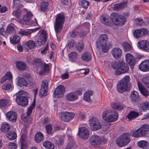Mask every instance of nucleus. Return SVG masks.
<instances>
[{
	"mask_svg": "<svg viewBox=\"0 0 149 149\" xmlns=\"http://www.w3.org/2000/svg\"><path fill=\"white\" fill-rule=\"evenodd\" d=\"M111 66L113 69H116V73L117 75L125 73L127 72L129 69L127 64L122 62H113Z\"/></svg>",
	"mask_w": 149,
	"mask_h": 149,
	"instance_id": "obj_1",
	"label": "nucleus"
},
{
	"mask_svg": "<svg viewBox=\"0 0 149 149\" xmlns=\"http://www.w3.org/2000/svg\"><path fill=\"white\" fill-rule=\"evenodd\" d=\"M28 93L23 91L18 92L16 94V101L19 105L22 107H26L28 104L27 98Z\"/></svg>",
	"mask_w": 149,
	"mask_h": 149,
	"instance_id": "obj_2",
	"label": "nucleus"
},
{
	"mask_svg": "<svg viewBox=\"0 0 149 149\" xmlns=\"http://www.w3.org/2000/svg\"><path fill=\"white\" fill-rule=\"evenodd\" d=\"M130 80V76L126 75L118 82L117 85V88L119 93H122L126 91Z\"/></svg>",
	"mask_w": 149,
	"mask_h": 149,
	"instance_id": "obj_3",
	"label": "nucleus"
},
{
	"mask_svg": "<svg viewBox=\"0 0 149 149\" xmlns=\"http://www.w3.org/2000/svg\"><path fill=\"white\" fill-rule=\"evenodd\" d=\"M112 23L115 25L121 26L126 22L124 16L118 13H112L110 16Z\"/></svg>",
	"mask_w": 149,
	"mask_h": 149,
	"instance_id": "obj_4",
	"label": "nucleus"
},
{
	"mask_svg": "<svg viewBox=\"0 0 149 149\" xmlns=\"http://www.w3.org/2000/svg\"><path fill=\"white\" fill-rule=\"evenodd\" d=\"M65 19V16L63 14L59 13L57 15L54 24V29L56 33L61 31Z\"/></svg>",
	"mask_w": 149,
	"mask_h": 149,
	"instance_id": "obj_5",
	"label": "nucleus"
},
{
	"mask_svg": "<svg viewBox=\"0 0 149 149\" xmlns=\"http://www.w3.org/2000/svg\"><path fill=\"white\" fill-rule=\"evenodd\" d=\"M130 136L128 133H124L120 135L119 137L116 140V143L120 147L126 146L128 144L130 141Z\"/></svg>",
	"mask_w": 149,
	"mask_h": 149,
	"instance_id": "obj_6",
	"label": "nucleus"
},
{
	"mask_svg": "<svg viewBox=\"0 0 149 149\" xmlns=\"http://www.w3.org/2000/svg\"><path fill=\"white\" fill-rule=\"evenodd\" d=\"M35 102L34 101L29 107L27 109L26 114H24L21 116V118L24 124L26 126L29 125L31 123V119L29 117L32 113L33 110L35 107Z\"/></svg>",
	"mask_w": 149,
	"mask_h": 149,
	"instance_id": "obj_7",
	"label": "nucleus"
},
{
	"mask_svg": "<svg viewBox=\"0 0 149 149\" xmlns=\"http://www.w3.org/2000/svg\"><path fill=\"white\" fill-rule=\"evenodd\" d=\"M149 131V126L147 124L143 125L137 130L134 131L133 136L134 137H139L144 136Z\"/></svg>",
	"mask_w": 149,
	"mask_h": 149,
	"instance_id": "obj_8",
	"label": "nucleus"
},
{
	"mask_svg": "<svg viewBox=\"0 0 149 149\" xmlns=\"http://www.w3.org/2000/svg\"><path fill=\"white\" fill-rule=\"evenodd\" d=\"M89 124L91 129L93 131H95L100 130L102 126L99 120L95 117L92 118L89 120Z\"/></svg>",
	"mask_w": 149,
	"mask_h": 149,
	"instance_id": "obj_9",
	"label": "nucleus"
},
{
	"mask_svg": "<svg viewBox=\"0 0 149 149\" xmlns=\"http://www.w3.org/2000/svg\"><path fill=\"white\" fill-rule=\"evenodd\" d=\"M40 33V38L36 40L35 43L36 46H43L46 41L47 35L46 31L42 30Z\"/></svg>",
	"mask_w": 149,
	"mask_h": 149,
	"instance_id": "obj_10",
	"label": "nucleus"
},
{
	"mask_svg": "<svg viewBox=\"0 0 149 149\" xmlns=\"http://www.w3.org/2000/svg\"><path fill=\"white\" fill-rule=\"evenodd\" d=\"M108 37L106 34H102L100 36L96 42L97 47H108L107 46V41Z\"/></svg>",
	"mask_w": 149,
	"mask_h": 149,
	"instance_id": "obj_11",
	"label": "nucleus"
},
{
	"mask_svg": "<svg viewBox=\"0 0 149 149\" xmlns=\"http://www.w3.org/2000/svg\"><path fill=\"white\" fill-rule=\"evenodd\" d=\"M48 84L46 80H44L42 82L41 88L39 92V95L40 97H42L47 95L48 90Z\"/></svg>",
	"mask_w": 149,
	"mask_h": 149,
	"instance_id": "obj_12",
	"label": "nucleus"
},
{
	"mask_svg": "<svg viewBox=\"0 0 149 149\" xmlns=\"http://www.w3.org/2000/svg\"><path fill=\"white\" fill-rule=\"evenodd\" d=\"M148 31L147 29L142 28L141 29L134 30L133 32L134 36L138 38L148 34Z\"/></svg>",
	"mask_w": 149,
	"mask_h": 149,
	"instance_id": "obj_13",
	"label": "nucleus"
},
{
	"mask_svg": "<svg viewBox=\"0 0 149 149\" xmlns=\"http://www.w3.org/2000/svg\"><path fill=\"white\" fill-rule=\"evenodd\" d=\"M65 88L62 85L58 86L54 91V95L55 97H62L65 93Z\"/></svg>",
	"mask_w": 149,
	"mask_h": 149,
	"instance_id": "obj_14",
	"label": "nucleus"
},
{
	"mask_svg": "<svg viewBox=\"0 0 149 149\" xmlns=\"http://www.w3.org/2000/svg\"><path fill=\"white\" fill-rule=\"evenodd\" d=\"M89 133L88 130L85 127H82L79 128L78 134L81 138L87 139L88 137Z\"/></svg>",
	"mask_w": 149,
	"mask_h": 149,
	"instance_id": "obj_15",
	"label": "nucleus"
},
{
	"mask_svg": "<svg viewBox=\"0 0 149 149\" xmlns=\"http://www.w3.org/2000/svg\"><path fill=\"white\" fill-rule=\"evenodd\" d=\"M33 15L31 12H28L22 17V19L27 25L33 24L34 21L31 20V18Z\"/></svg>",
	"mask_w": 149,
	"mask_h": 149,
	"instance_id": "obj_16",
	"label": "nucleus"
},
{
	"mask_svg": "<svg viewBox=\"0 0 149 149\" xmlns=\"http://www.w3.org/2000/svg\"><path fill=\"white\" fill-rule=\"evenodd\" d=\"M39 74L41 75H44L49 70V65L43 62L39 67Z\"/></svg>",
	"mask_w": 149,
	"mask_h": 149,
	"instance_id": "obj_17",
	"label": "nucleus"
},
{
	"mask_svg": "<svg viewBox=\"0 0 149 149\" xmlns=\"http://www.w3.org/2000/svg\"><path fill=\"white\" fill-rule=\"evenodd\" d=\"M6 116L7 118L11 122H15L16 121L17 115L15 111H9L6 113Z\"/></svg>",
	"mask_w": 149,
	"mask_h": 149,
	"instance_id": "obj_18",
	"label": "nucleus"
},
{
	"mask_svg": "<svg viewBox=\"0 0 149 149\" xmlns=\"http://www.w3.org/2000/svg\"><path fill=\"white\" fill-rule=\"evenodd\" d=\"M140 70L143 72L149 71V60H145L142 61L139 65Z\"/></svg>",
	"mask_w": 149,
	"mask_h": 149,
	"instance_id": "obj_19",
	"label": "nucleus"
},
{
	"mask_svg": "<svg viewBox=\"0 0 149 149\" xmlns=\"http://www.w3.org/2000/svg\"><path fill=\"white\" fill-rule=\"evenodd\" d=\"M126 62L130 66H133L135 63V59L134 56L130 53H127L125 56Z\"/></svg>",
	"mask_w": 149,
	"mask_h": 149,
	"instance_id": "obj_20",
	"label": "nucleus"
},
{
	"mask_svg": "<svg viewBox=\"0 0 149 149\" xmlns=\"http://www.w3.org/2000/svg\"><path fill=\"white\" fill-rule=\"evenodd\" d=\"M100 138L96 135H93L90 138V143L93 146L95 147L98 144L101 143Z\"/></svg>",
	"mask_w": 149,
	"mask_h": 149,
	"instance_id": "obj_21",
	"label": "nucleus"
},
{
	"mask_svg": "<svg viewBox=\"0 0 149 149\" xmlns=\"http://www.w3.org/2000/svg\"><path fill=\"white\" fill-rule=\"evenodd\" d=\"M138 86L139 89L142 95L146 97L149 95V92L148 91L147 89L144 88L141 83L138 82Z\"/></svg>",
	"mask_w": 149,
	"mask_h": 149,
	"instance_id": "obj_22",
	"label": "nucleus"
},
{
	"mask_svg": "<svg viewBox=\"0 0 149 149\" xmlns=\"http://www.w3.org/2000/svg\"><path fill=\"white\" fill-rule=\"evenodd\" d=\"M121 53V49L117 47H114L111 51V54L116 59H117L120 56Z\"/></svg>",
	"mask_w": 149,
	"mask_h": 149,
	"instance_id": "obj_23",
	"label": "nucleus"
},
{
	"mask_svg": "<svg viewBox=\"0 0 149 149\" xmlns=\"http://www.w3.org/2000/svg\"><path fill=\"white\" fill-rule=\"evenodd\" d=\"M67 100L69 101H73L76 100L78 98V96L77 95L76 93L71 92L67 94L66 96Z\"/></svg>",
	"mask_w": 149,
	"mask_h": 149,
	"instance_id": "obj_24",
	"label": "nucleus"
},
{
	"mask_svg": "<svg viewBox=\"0 0 149 149\" xmlns=\"http://www.w3.org/2000/svg\"><path fill=\"white\" fill-rule=\"evenodd\" d=\"M127 6L126 3H121L117 4H115L113 5L112 9L115 11H117L118 10L122 9Z\"/></svg>",
	"mask_w": 149,
	"mask_h": 149,
	"instance_id": "obj_25",
	"label": "nucleus"
},
{
	"mask_svg": "<svg viewBox=\"0 0 149 149\" xmlns=\"http://www.w3.org/2000/svg\"><path fill=\"white\" fill-rule=\"evenodd\" d=\"M139 116L138 112L134 111H131L127 116L126 117L128 119L129 121L134 120L137 118Z\"/></svg>",
	"mask_w": 149,
	"mask_h": 149,
	"instance_id": "obj_26",
	"label": "nucleus"
},
{
	"mask_svg": "<svg viewBox=\"0 0 149 149\" xmlns=\"http://www.w3.org/2000/svg\"><path fill=\"white\" fill-rule=\"evenodd\" d=\"M100 20L103 23L106 25L109 26L112 25V23L109 21L108 16L102 15L100 16Z\"/></svg>",
	"mask_w": 149,
	"mask_h": 149,
	"instance_id": "obj_27",
	"label": "nucleus"
},
{
	"mask_svg": "<svg viewBox=\"0 0 149 149\" xmlns=\"http://www.w3.org/2000/svg\"><path fill=\"white\" fill-rule=\"evenodd\" d=\"M92 58L91 54L90 52H86L81 56V58L85 62H89Z\"/></svg>",
	"mask_w": 149,
	"mask_h": 149,
	"instance_id": "obj_28",
	"label": "nucleus"
},
{
	"mask_svg": "<svg viewBox=\"0 0 149 149\" xmlns=\"http://www.w3.org/2000/svg\"><path fill=\"white\" fill-rule=\"evenodd\" d=\"M130 97L131 99L132 102L133 103L135 102H138L140 100V96L138 93L135 91L131 92Z\"/></svg>",
	"mask_w": 149,
	"mask_h": 149,
	"instance_id": "obj_29",
	"label": "nucleus"
},
{
	"mask_svg": "<svg viewBox=\"0 0 149 149\" xmlns=\"http://www.w3.org/2000/svg\"><path fill=\"white\" fill-rule=\"evenodd\" d=\"M118 118V114L117 112L112 110L111 114L110 116V118L108 119L107 122H111L116 121Z\"/></svg>",
	"mask_w": 149,
	"mask_h": 149,
	"instance_id": "obj_30",
	"label": "nucleus"
},
{
	"mask_svg": "<svg viewBox=\"0 0 149 149\" xmlns=\"http://www.w3.org/2000/svg\"><path fill=\"white\" fill-rule=\"evenodd\" d=\"M38 29V28H36L29 30H21L19 31V33L20 35H21L22 36L25 35L26 36H28L34 31H36Z\"/></svg>",
	"mask_w": 149,
	"mask_h": 149,
	"instance_id": "obj_31",
	"label": "nucleus"
},
{
	"mask_svg": "<svg viewBox=\"0 0 149 149\" xmlns=\"http://www.w3.org/2000/svg\"><path fill=\"white\" fill-rule=\"evenodd\" d=\"M112 110H107L104 111L102 114V118L106 122H107L108 119L110 118V116L111 114Z\"/></svg>",
	"mask_w": 149,
	"mask_h": 149,
	"instance_id": "obj_32",
	"label": "nucleus"
},
{
	"mask_svg": "<svg viewBox=\"0 0 149 149\" xmlns=\"http://www.w3.org/2000/svg\"><path fill=\"white\" fill-rule=\"evenodd\" d=\"M15 64L17 68L19 70L23 71L26 68V65L24 62L17 61L15 62Z\"/></svg>",
	"mask_w": 149,
	"mask_h": 149,
	"instance_id": "obj_33",
	"label": "nucleus"
},
{
	"mask_svg": "<svg viewBox=\"0 0 149 149\" xmlns=\"http://www.w3.org/2000/svg\"><path fill=\"white\" fill-rule=\"evenodd\" d=\"M137 145L140 147L144 149H148L149 148V143L143 140L137 142Z\"/></svg>",
	"mask_w": 149,
	"mask_h": 149,
	"instance_id": "obj_34",
	"label": "nucleus"
},
{
	"mask_svg": "<svg viewBox=\"0 0 149 149\" xmlns=\"http://www.w3.org/2000/svg\"><path fill=\"white\" fill-rule=\"evenodd\" d=\"M18 82V85L20 86H25L26 87L28 84L24 78L18 77L17 78Z\"/></svg>",
	"mask_w": 149,
	"mask_h": 149,
	"instance_id": "obj_35",
	"label": "nucleus"
},
{
	"mask_svg": "<svg viewBox=\"0 0 149 149\" xmlns=\"http://www.w3.org/2000/svg\"><path fill=\"white\" fill-rule=\"evenodd\" d=\"M93 91L91 90L86 91L84 94L83 97L84 100L86 101L91 102V100L90 99V96L93 95Z\"/></svg>",
	"mask_w": 149,
	"mask_h": 149,
	"instance_id": "obj_36",
	"label": "nucleus"
},
{
	"mask_svg": "<svg viewBox=\"0 0 149 149\" xmlns=\"http://www.w3.org/2000/svg\"><path fill=\"white\" fill-rule=\"evenodd\" d=\"M68 57L70 61L72 62H76L77 58V54L75 52H72L68 54Z\"/></svg>",
	"mask_w": 149,
	"mask_h": 149,
	"instance_id": "obj_37",
	"label": "nucleus"
},
{
	"mask_svg": "<svg viewBox=\"0 0 149 149\" xmlns=\"http://www.w3.org/2000/svg\"><path fill=\"white\" fill-rule=\"evenodd\" d=\"M10 126L8 123L4 122L2 124L1 130L3 132H7L10 130Z\"/></svg>",
	"mask_w": 149,
	"mask_h": 149,
	"instance_id": "obj_38",
	"label": "nucleus"
},
{
	"mask_svg": "<svg viewBox=\"0 0 149 149\" xmlns=\"http://www.w3.org/2000/svg\"><path fill=\"white\" fill-rule=\"evenodd\" d=\"M44 138L43 134L40 132H38L35 135V140L37 143H40L43 141Z\"/></svg>",
	"mask_w": 149,
	"mask_h": 149,
	"instance_id": "obj_39",
	"label": "nucleus"
},
{
	"mask_svg": "<svg viewBox=\"0 0 149 149\" xmlns=\"http://www.w3.org/2000/svg\"><path fill=\"white\" fill-rule=\"evenodd\" d=\"M43 145L47 149H54V144L49 141H45L43 143Z\"/></svg>",
	"mask_w": 149,
	"mask_h": 149,
	"instance_id": "obj_40",
	"label": "nucleus"
},
{
	"mask_svg": "<svg viewBox=\"0 0 149 149\" xmlns=\"http://www.w3.org/2000/svg\"><path fill=\"white\" fill-rule=\"evenodd\" d=\"M7 137L10 140H14L16 138L17 134L15 131H11L7 134Z\"/></svg>",
	"mask_w": 149,
	"mask_h": 149,
	"instance_id": "obj_41",
	"label": "nucleus"
},
{
	"mask_svg": "<svg viewBox=\"0 0 149 149\" xmlns=\"http://www.w3.org/2000/svg\"><path fill=\"white\" fill-rule=\"evenodd\" d=\"M10 42L14 44H17L20 40V37L17 35H14L13 38H10Z\"/></svg>",
	"mask_w": 149,
	"mask_h": 149,
	"instance_id": "obj_42",
	"label": "nucleus"
},
{
	"mask_svg": "<svg viewBox=\"0 0 149 149\" xmlns=\"http://www.w3.org/2000/svg\"><path fill=\"white\" fill-rule=\"evenodd\" d=\"M124 106L122 104L113 103L111 104L112 108L115 109L120 110L124 108Z\"/></svg>",
	"mask_w": 149,
	"mask_h": 149,
	"instance_id": "obj_43",
	"label": "nucleus"
},
{
	"mask_svg": "<svg viewBox=\"0 0 149 149\" xmlns=\"http://www.w3.org/2000/svg\"><path fill=\"white\" fill-rule=\"evenodd\" d=\"M138 47H149V42L148 40H140L137 43Z\"/></svg>",
	"mask_w": 149,
	"mask_h": 149,
	"instance_id": "obj_44",
	"label": "nucleus"
},
{
	"mask_svg": "<svg viewBox=\"0 0 149 149\" xmlns=\"http://www.w3.org/2000/svg\"><path fill=\"white\" fill-rule=\"evenodd\" d=\"M22 45L24 46L27 47H35L36 45L35 42L32 40H30L26 42H23Z\"/></svg>",
	"mask_w": 149,
	"mask_h": 149,
	"instance_id": "obj_45",
	"label": "nucleus"
},
{
	"mask_svg": "<svg viewBox=\"0 0 149 149\" xmlns=\"http://www.w3.org/2000/svg\"><path fill=\"white\" fill-rule=\"evenodd\" d=\"M12 76L11 73L10 72L6 73L4 76L1 79V82H3L7 80H10L12 78Z\"/></svg>",
	"mask_w": 149,
	"mask_h": 149,
	"instance_id": "obj_46",
	"label": "nucleus"
},
{
	"mask_svg": "<svg viewBox=\"0 0 149 149\" xmlns=\"http://www.w3.org/2000/svg\"><path fill=\"white\" fill-rule=\"evenodd\" d=\"M43 63L42 60L38 58L35 59L32 62V64L37 68H39L40 66Z\"/></svg>",
	"mask_w": 149,
	"mask_h": 149,
	"instance_id": "obj_47",
	"label": "nucleus"
},
{
	"mask_svg": "<svg viewBox=\"0 0 149 149\" xmlns=\"http://www.w3.org/2000/svg\"><path fill=\"white\" fill-rule=\"evenodd\" d=\"M109 49V47H96L97 52H98L100 54L102 52L104 53H107Z\"/></svg>",
	"mask_w": 149,
	"mask_h": 149,
	"instance_id": "obj_48",
	"label": "nucleus"
},
{
	"mask_svg": "<svg viewBox=\"0 0 149 149\" xmlns=\"http://www.w3.org/2000/svg\"><path fill=\"white\" fill-rule=\"evenodd\" d=\"M74 114L72 112H67L66 118L65 119V122H68L73 118Z\"/></svg>",
	"mask_w": 149,
	"mask_h": 149,
	"instance_id": "obj_49",
	"label": "nucleus"
},
{
	"mask_svg": "<svg viewBox=\"0 0 149 149\" xmlns=\"http://www.w3.org/2000/svg\"><path fill=\"white\" fill-rule=\"evenodd\" d=\"M6 30L7 35L14 33H15V29L14 27L10 25H8L7 26Z\"/></svg>",
	"mask_w": 149,
	"mask_h": 149,
	"instance_id": "obj_50",
	"label": "nucleus"
},
{
	"mask_svg": "<svg viewBox=\"0 0 149 149\" xmlns=\"http://www.w3.org/2000/svg\"><path fill=\"white\" fill-rule=\"evenodd\" d=\"M76 146V145H75L74 142L71 141L67 143L64 149H73Z\"/></svg>",
	"mask_w": 149,
	"mask_h": 149,
	"instance_id": "obj_51",
	"label": "nucleus"
},
{
	"mask_svg": "<svg viewBox=\"0 0 149 149\" xmlns=\"http://www.w3.org/2000/svg\"><path fill=\"white\" fill-rule=\"evenodd\" d=\"M26 135L25 134H22L20 138V143H21L22 147L24 146L25 144V141L26 140Z\"/></svg>",
	"mask_w": 149,
	"mask_h": 149,
	"instance_id": "obj_52",
	"label": "nucleus"
},
{
	"mask_svg": "<svg viewBox=\"0 0 149 149\" xmlns=\"http://www.w3.org/2000/svg\"><path fill=\"white\" fill-rule=\"evenodd\" d=\"M48 5V3L47 2H42L41 3V9L42 11H45L47 8V7Z\"/></svg>",
	"mask_w": 149,
	"mask_h": 149,
	"instance_id": "obj_53",
	"label": "nucleus"
},
{
	"mask_svg": "<svg viewBox=\"0 0 149 149\" xmlns=\"http://www.w3.org/2000/svg\"><path fill=\"white\" fill-rule=\"evenodd\" d=\"M8 102V100L6 98L2 99L0 100V107L6 106Z\"/></svg>",
	"mask_w": 149,
	"mask_h": 149,
	"instance_id": "obj_54",
	"label": "nucleus"
},
{
	"mask_svg": "<svg viewBox=\"0 0 149 149\" xmlns=\"http://www.w3.org/2000/svg\"><path fill=\"white\" fill-rule=\"evenodd\" d=\"M139 110L141 112L146 111H147L146 108L145 102L140 103L139 105Z\"/></svg>",
	"mask_w": 149,
	"mask_h": 149,
	"instance_id": "obj_55",
	"label": "nucleus"
},
{
	"mask_svg": "<svg viewBox=\"0 0 149 149\" xmlns=\"http://www.w3.org/2000/svg\"><path fill=\"white\" fill-rule=\"evenodd\" d=\"M46 129L47 133L49 135H52V128L51 125L48 124L46 126Z\"/></svg>",
	"mask_w": 149,
	"mask_h": 149,
	"instance_id": "obj_56",
	"label": "nucleus"
},
{
	"mask_svg": "<svg viewBox=\"0 0 149 149\" xmlns=\"http://www.w3.org/2000/svg\"><path fill=\"white\" fill-rule=\"evenodd\" d=\"M135 24L138 26H141L143 25L144 22L141 19L136 18L135 20Z\"/></svg>",
	"mask_w": 149,
	"mask_h": 149,
	"instance_id": "obj_57",
	"label": "nucleus"
},
{
	"mask_svg": "<svg viewBox=\"0 0 149 149\" xmlns=\"http://www.w3.org/2000/svg\"><path fill=\"white\" fill-rule=\"evenodd\" d=\"M68 112L63 111L59 113V116L60 117L61 119L65 122V119L66 118L67 113Z\"/></svg>",
	"mask_w": 149,
	"mask_h": 149,
	"instance_id": "obj_58",
	"label": "nucleus"
},
{
	"mask_svg": "<svg viewBox=\"0 0 149 149\" xmlns=\"http://www.w3.org/2000/svg\"><path fill=\"white\" fill-rule=\"evenodd\" d=\"M11 84L9 83H6L2 86V88L5 90H8L11 87Z\"/></svg>",
	"mask_w": 149,
	"mask_h": 149,
	"instance_id": "obj_59",
	"label": "nucleus"
},
{
	"mask_svg": "<svg viewBox=\"0 0 149 149\" xmlns=\"http://www.w3.org/2000/svg\"><path fill=\"white\" fill-rule=\"evenodd\" d=\"M56 143L58 145H62L63 144V140L62 138L56 137Z\"/></svg>",
	"mask_w": 149,
	"mask_h": 149,
	"instance_id": "obj_60",
	"label": "nucleus"
},
{
	"mask_svg": "<svg viewBox=\"0 0 149 149\" xmlns=\"http://www.w3.org/2000/svg\"><path fill=\"white\" fill-rule=\"evenodd\" d=\"M89 5V2L85 0H84L81 1V5L82 7L84 8H87Z\"/></svg>",
	"mask_w": 149,
	"mask_h": 149,
	"instance_id": "obj_61",
	"label": "nucleus"
},
{
	"mask_svg": "<svg viewBox=\"0 0 149 149\" xmlns=\"http://www.w3.org/2000/svg\"><path fill=\"white\" fill-rule=\"evenodd\" d=\"M8 149H17V145L15 143H8Z\"/></svg>",
	"mask_w": 149,
	"mask_h": 149,
	"instance_id": "obj_62",
	"label": "nucleus"
},
{
	"mask_svg": "<svg viewBox=\"0 0 149 149\" xmlns=\"http://www.w3.org/2000/svg\"><path fill=\"white\" fill-rule=\"evenodd\" d=\"M76 42L74 40H71L68 42L67 45L68 47H74L76 45Z\"/></svg>",
	"mask_w": 149,
	"mask_h": 149,
	"instance_id": "obj_63",
	"label": "nucleus"
},
{
	"mask_svg": "<svg viewBox=\"0 0 149 149\" xmlns=\"http://www.w3.org/2000/svg\"><path fill=\"white\" fill-rule=\"evenodd\" d=\"M12 14L17 18H19L21 15L20 12L19 10L13 11Z\"/></svg>",
	"mask_w": 149,
	"mask_h": 149,
	"instance_id": "obj_64",
	"label": "nucleus"
}]
</instances>
